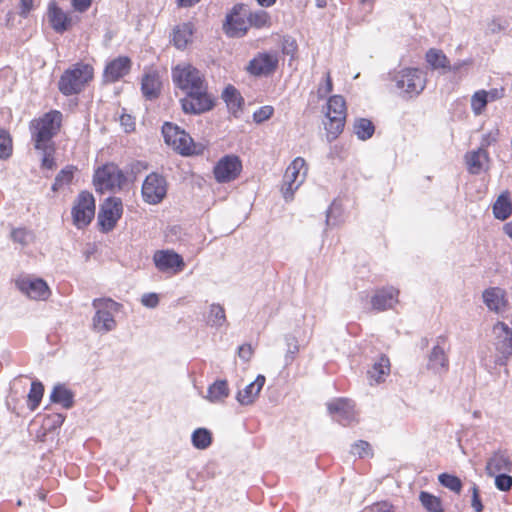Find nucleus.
Wrapping results in <instances>:
<instances>
[{"label": "nucleus", "mask_w": 512, "mask_h": 512, "mask_svg": "<svg viewBox=\"0 0 512 512\" xmlns=\"http://www.w3.org/2000/svg\"><path fill=\"white\" fill-rule=\"evenodd\" d=\"M64 116L59 110L52 109L33 118L29 122V132L34 148H44L46 145H55L56 137L63 127Z\"/></svg>", "instance_id": "1"}, {"label": "nucleus", "mask_w": 512, "mask_h": 512, "mask_svg": "<svg viewBox=\"0 0 512 512\" xmlns=\"http://www.w3.org/2000/svg\"><path fill=\"white\" fill-rule=\"evenodd\" d=\"M93 78V66L84 62H77L60 76L58 89L64 96L76 95L81 93Z\"/></svg>", "instance_id": "2"}, {"label": "nucleus", "mask_w": 512, "mask_h": 512, "mask_svg": "<svg viewBox=\"0 0 512 512\" xmlns=\"http://www.w3.org/2000/svg\"><path fill=\"white\" fill-rule=\"evenodd\" d=\"M165 143L183 156L201 155L205 146L193 141L192 137L176 124L165 122L162 126Z\"/></svg>", "instance_id": "3"}, {"label": "nucleus", "mask_w": 512, "mask_h": 512, "mask_svg": "<svg viewBox=\"0 0 512 512\" xmlns=\"http://www.w3.org/2000/svg\"><path fill=\"white\" fill-rule=\"evenodd\" d=\"M324 129L328 141L336 140L343 132L346 118V101L341 95L330 96L326 104Z\"/></svg>", "instance_id": "4"}, {"label": "nucleus", "mask_w": 512, "mask_h": 512, "mask_svg": "<svg viewBox=\"0 0 512 512\" xmlns=\"http://www.w3.org/2000/svg\"><path fill=\"white\" fill-rule=\"evenodd\" d=\"M126 182L123 171L114 163L98 167L93 175V185L99 193L120 190Z\"/></svg>", "instance_id": "5"}, {"label": "nucleus", "mask_w": 512, "mask_h": 512, "mask_svg": "<svg viewBox=\"0 0 512 512\" xmlns=\"http://www.w3.org/2000/svg\"><path fill=\"white\" fill-rule=\"evenodd\" d=\"M307 172L308 167L302 157H296L286 168L281 185V193L286 201L293 199L294 193L304 182Z\"/></svg>", "instance_id": "6"}, {"label": "nucleus", "mask_w": 512, "mask_h": 512, "mask_svg": "<svg viewBox=\"0 0 512 512\" xmlns=\"http://www.w3.org/2000/svg\"><path fill=\"white\" fill-rule=\"evenodd\" d=\"M181 106L187 114H201L211 110L214 106V100L208 93L207 83L199 85L186 93V96L181 99Z\"/></svg>", "instance_id": "7"}, {"label": "nucleus", "mask_w": 512, "mask_h": 512, "mask_svg": "<svg viewBox=\"0 0 512 512\" xmlns=\"http://www.w3.org/2000/svg\"><path fill=\"white\" fill-rule=\"evenodd\" d=\"M95 198L89 191H81L76 197L71 215L73 224L81 229L88 226L95 216Z\"/></svg>", "instance_id": "8"}, {"label": "nucleus", "mask_w": 512, "mask_h": 512, "mask_svg": "<svg viewBox=\"0 0 512 512\" xmlns=\"http://www.w3.org/2000/svg\"><path fill=\"white\" fill-rule=\"evenodd\" d=\"M172 80L176 87L185 93L199 88L205 81L204 75L189 63L178 64L172 68Z\"/></svg>", "instance_id": "9"}, {"label": "nucleus", "mask_w": 512, "mask_h": 512, "mask_svg": "<svg viewBox=\"0 0 512 512\" xmlns=\"http://www.w3.org/2000/svg\"><path fill=\"white\" fill-rule=\"evenodd\" d=\"M96 313L93 317V329L99 333H106L116 327V321L112 311L116 309L118 303L110 298H98L92 302Z\"/></svg>", "instance_id": "10"}, {"label": "nucleus", "mask_w": 512, "mask_h": 512, "mask_svg": "<svg viewBox=\"0 0 512 512\" xmlns=\"http://www.w3.org/2000/svg\"><path fill=\"white\" fill-rule=\"evenodd\" d=\"M279 66V56L276 51L258 52L247 64L246 72L254 77L273 75Z\"/></svg>", "instance_id": "11"}, {"label": "nucleus", "mask_w": 512, "mask_h": 512, "mask_svg": "<svg viewBox=\"0 0 512 512\" xmlns=\"http://www.w3.org/2000/svg\"><path fill=\"white\" fill-rule=\"evenodd\" d=\"M396 87L410 97L418 95L425 88V78L418 68H404L395 73Z\"/></svg>", "instance_id": "12"}, {"label": "nucleus", "mask_w": 512, "mask_h": 512, "mask_svg": "<svg viewBox=\"0 0 512 512\" xmlns=\"http://www.w3.org/2000/svg\"><path fill=\"white\" fill-rule=\"evenodd\" d=\"M143 200L152 205L160 203L167 193L166 179L158 173H150L142 184Z\"/></svg>", "instance_id": "13"}, {"label": "nucleus", "mask_w": 512, "mask_h": 512, "mask_svg": "<svg viewBox=\"0 0 512 512\" xmlns=\"http://www.w3.org/2000/svg\"><path fill=\"white\" fill-rule=\"evenodd\" d=\"M242 162L236 155H225L220 158L213 168V175L218 183H229L239 177Z\"/></svg>", "instance_id": "14"}, {"label": "nucleus", "mask_w": 512, "mask_h": 512, "mask_svg": "<svg viewBox=\"0 0 512 512\" xmlns=\"http://www.w3.org/2000/svg\"><path fill=\"white\" fill-rule=\"evenodd\" d=\"M153 262L158 271L169 275L179 274L185 268L183 257L172 249L157 250Z\"/></svg>", "instance_id": "15"}, {"label": "nucleus", "mask_w": 512, "mask_h": 512, "mask_svg": "<svg viewBox=\"0 0 512 512\" xmlns=\"http://www.w3.org/2000/svg\"><path fill=\"white\" fill-rule=\"evenodd\" d=\"M123 214V205L120 198H108L101 206L98 214V225L103 232L114 229Z\"/></svg>", "instance_id": "16"}, {"label": "nucleus", "mask_w": 512, "mask_h": 512, "mask_svg": "<svg viewBox=\"0 0 512 512\" xmlns=\"http://www.w3.org/2000/svg\"><path fill=\"white\" fill-rule=\"evenodd\" d=\"M245 9V4H235L231 11L226 15L225 22L223 24V30L228 37L240 38L247 34L249 25L247 18L241 16Z\"/></svg>", "instance_id": "17"}, {"label": "nucleus", "mask_w": 512, "mask_h": 512, "mask_svg": "<svg viewBox=\"0 0 512 512\" xmlns=\"http://www.w3.org/2000/svg\"><path fill=\"white\" fill-rule=\"evenodd\" d=\"M15 284L23 294L34 300H47L51 295L48 284L41 278L23 276L16 279Z\"/></svg>", "instance_id": "18"}, {"label": "nucleus", "mask_w": 512, "mask_h": 512, "mask_svg": "<svg viewBox=\"0 0 512 512\" xmlns=\"http://www.w3.org/2000/svg\"><path fill=\"white\" fill-rule=\"evenodd\" d=\"M49 25L56 33H64L73 27L71 15L63 10L56 1H50L47 6Z\"/></svg>", "instance_id": "19"}, {"label": "nucleus", "mask_w": 512, "mask_h": 512, "mask_svg": "<svg viewBox=\"0 0 512 512\" xmlns=\"http://www.w3.org/2000/svg\"><path fill=\"white\" fill-rule=\"evenodd\" d=\"M132 68V60L128 56H118L105 65L103 79L106 83H115L128 75Z\"/></svg>", "instance_id": "20"}, {"label": "nucleus", "mask_w": 512, "mask_h": 512, "mask_svg": "<svg viewBox=\"0 0 512 512\" xmlns=\"http://www.w3.org/2000/svg\"><path fill=\"white\" fill-rule=\"evenodd\" d=\"M328 411L344 426L356 420L354 403L348 398H337L327 404Z\"/></svg>", "instance_id": "21"}, {"label": "nucleus", "mask_w": 512, "mask_h": 512, "mask_svg": "<svg viewBox=\"0 0 512 512\" xmlns=\"http://www.w3.org/2000/svg\"><path fill=\"white\" fill-rule=\"evenodd\" d=\"M399 290L389 286L377 289L371 298V305L374 310L385 311L398 303Z\"/></svg>", "instance_id": "22"}, {"label": "nucleus", "mask_w": 512, "mask_h": 512, "mask_svg": "<svg viewBox=\"0 0 512 512\" xmlns=\"http://www.w3.org/2000/svg\"><path fill=\"white\" fill-rule=\"evenodd\" d=\"M162 82L159 72L156 69H146L141 79V91L148 100L159 97L161 93Z\"/></svg>", "instance_id": "23"}, {"label": "nucleus", "mask_w": 512, "mask_h": 512, "mask_svg": "<svg viewBox=\"0 0 512 512\" xmlns=\"http://www.w3.org/2000/svg\"><path fill=\"white\" fill-rule=\"evenodd\" d=\"M467 170L472 175L480 174L489 163L488 151L480 147L477 150L469 151L464 156Z\"/></svg>", "instance_id": "24"}, {"label": "nucleus", "mask_w": 512, "mask_h": 512, "mask_svg": "<svg viewBox=\"0 0 512 512\" xmlns=\"http://www.w3.org/2000/svg\"><path fill=\"white\" fill-rule=\"evenodd\" d=\"M486 306L495 312L503 311L508 306L506 291L500 287H490L483 292Z\"/></svg>", "instance_id": "25"}, {"label": "nucleus", "mask_w": 512, "mask_h": 512, "mask_svg": "<svg viewBox=\"0 0 512 512\" xmlns=\"http://www.w3.org/2000/svg\"><path fill=\"white\" fill-rule=\"evenodd\" d=\"M265 381L266 379L263 375H258L252 383L248 384L243 390L238 391L236 395L237 401L241 405L253 404L259 396Z\"/></svg>", "instance_id": "26"}, {"label": "nucleus", "mask_w": 512, "mask_h": 512, "mask_svg": "<svg viewBox=\"0 0 512 512\" xmlns=\"http://www.w3.org/2000/svg\"><path fill=\"white\" fill-rule=\"evenodd\" d=\"M496 334V348L506 357L512 355V330L503 322H498L494 326Z\"/></svg>", "instance_id": "27"}, {"label": "nucleus", "mask_w": 512, "mask_h": 512, "mask_svg": "<svg viewBox=\"0 0 512 512\" xmlns=\"http://www.w3.org/2000/svg\"><path fill=\"white\" fill-rule=\"evenodd\" d=\"M512 470V460L505 451L495 452L487 461L486 471L489 475L507 473Z\"/></svg>", "instance_id": "28"}, {"label": "nucleus", "mask_w": 512, "mask_h": 512, "mask_svg": "<svg viewBox=\"0 0 512 512\" xmlns=\"http://www.w3.org/2000/svg\"><path fill=\"white\" fill-rule=\"evenodd\" d=\"M390 368L391 365L389 358L385 355L380 356L368 371V377L371 384L384 382L385 378L390 374Z\"/></svg>", "instance_id": "29"}, {"label": "nucleus", "mask_w": 512, "mask_h": 512, "mask_svg": "<svg viewBox=\"0 0 512 512\" xmlns=\"http://www.w3.org/2000/svg\"><path fill=\"white\" fill-rule=\"evenodd\" d=\"M493 215L496 219L505 221L512 215V201L508 191L502 192L492 205Z\"/></svg>", "instance_id": "30"}, {"label": "nucleus", "mask_w": 512, "mask_h": 512, "mask_svg": "<svg viewBox=\"0 0 512 512\" xmlns=\"http://www.w3.org/2000/svg\"><path fill=\"white\" fill-rule=\"evenodd\" d=\"M193 24L183 23L175 27L173 32V44L178 49H184L192 41L193 36Z\"/></svg>", "instance_id": "31"}, {"label": "nucleus", "mask_w": 512, "mask_h": 512, "mask_svg": "<svg viewBox=\"0 0 512 512\" xmlns=\"http://www.w3.org/2000/svg\"><path fill=\"white\" fill-rule=\"evenodd\" d=\"M428 366L437 372H447L449 368V359L443 347L439 344L434 346L429 356Z\"/></svg>", "instance_id": "32"}, {"label": "nucleus", "mask_w": 512, "mask_h": 512, "mask_svg": "<svg viewBox=\"0 0 512 512\" xmlns=\"http://www.w3.org/2000/svg\"><path fill=\"white\" fill-rule=\"evenodd\" d=\"M230 393L228 382L226 380H217L209 386L207 399L213 403L223 402Z\"/></svg>", "instance_id": "33"}, {"label": "nucleus", "mask_w": 512, "mask_h": 512, "mask_svg": "<svg viewBox=\"0 0 512 512\" xmlns=\"http://www.w3.org/2000/svg\"><path fill=\"white\" fill-rule=\"evenodd\" d=\"M248 25L256 29L270 28L272 20L270 14L265 10L251 11L247 15Z\"/></svg>", "instance_id": "34"}, {"label": "nucleus", "mask_w": 512, "mask_h": 512, "mask_svg": "<svg viewBox=\"0 0 512 512\" xmlns=\"http://www.w3.org/2000/svg\"><path fill=\"white\" fill-rule=\"evenodd\" d=\"M427 63L432 69H445L449 68V59L440 49L431 48L426 52L425 55Z\"/></svg>", "instance_id": "35"}, {"label": "nucleus", "mask_w": 512, "mask_h": 512, "mask_svg": "<svg viewBox=\"0 0 512 512\" xmlns=\"http://www.w3.org/2000/svg\"><path fill=\"white\" fill-rule=\"evenodd\" d=\"M50 399L54 403L61 404L66 409L73 406V394L63 385H57L54 387L51 392Z\"/></svg>", "instance_id": "36"}, {"label": "nucleus", "mask_w": 512, "mask_h": 512, "mask_svg": "<svg viewBox=\"0 0 512 512\" xmlns=\"http://www.w3.org/2000/svg\"><path fill=\"white\" fill-rule=\"evenodd\" d=\"M77 171V167L74 165H67L59 171L56 175L54 183L52 184V190L57 192L65 185H69L74 178V174Z\"/></svg>", "instance_id": "37"}, {"label": "nucleus", "mask_w": 512, "mask_h": 512, "mask_svg": "<svg viewBox=\"0 0 512 512\" xmlns=\"http://www.w3.org/2000/svg\"><path fill=\"white\" fill-rule=\"evenodd\" d=\"M354 133L360 140L371 138L375 132V126L371 120L366 118H358L353 124Z\"/></svg>", "instance_id": "38"}, {"label": "nucleus", "mask_w": 512, "mask_h": 512, "mask_svg": "<svg viewBox=\"0 0 512 512\" xmlns=\"http://www.w3.org/2000/svg\"><path fill=\"white\" fill-rule=\"evenodd\" d=\"M44 395V386L39 381L31 383L30 391L27 396V405L31 411L38 408Z\"/></svg>", "instance_id": "39"}, {"label": "nucleus", "mask_w": 512, "mask_h": 512, "mask_svg": "<svg viewBox=\"0 0 512 512\" xmlns=\"http://www.w3.org/2000/svg\"><path fill=\"white\" fill-rule=\"evenodd\" d=\"M419 500L428 512H444L441 499L429 492L421 491Z\"/></svg>", "instance_id": "40"}, {"label": "nucleus", "mask_w": 512, "mask_h": 512, "mask_svg": "<svg viewBox=\"0 0 512 512\" xmlns=\"http://www.w3.org/2000/svg\"><path fill=\"white\" fill-rule=\"evenodd\" d=\"M193 446L197 449H206L212 443V434L206 428H198L192 434Z\"/></svg>", "instance_id": "41"}, {"label": "nucleus", "mask_w": 512, "mask_h": 512, "mask_svg": "<svg viewBox=\"0 0 512 512\" xmlns=\"http://www.w3.org/2000/svg\"><path fill=\"white\" fill-rule=\"evenodd\" d=\"M486 90H478L471 97V108L475 115H481L488 103Z\"/></svg>", "instance_id": "42"}, {"label": "nucleus", "mask_w": 512, "mask_h": 512, "mask_svg": "<svg viewBox=\"0 0 512 512\" xmlns=\"http://www.w3.org/2000/svg\"><path fill=\"white\" fill-rule=\"evenodd\" d=\"M13 152V141L10 133L0 128V158L8 159Z\"/></svg>", "instance_id": "43"}, {"label": "nucleus", "mask_w": 512, "mask_h": 512, "mask_svg": "<svg viewBox=\"0 0 512 512\" xmlns=\"http://www.w3.org/2000/svg\"><path fill=\"white\" fill-rule=\"evenodd\" d=\"M35 150L41 151L43 153V157L41 160V167L43 169L52 170L56 166L55 162V145H46L44 148H35Z\"/></svg>", "instance_id": "44"}, {"label": "nucleus", "mask_w": 512, "mask_h": 512, "mask_svg": "<svg viewBox=\"0 0 512 512\" xmlns=\"http://www.w3.org/2000/svg\"><path fill=\"white\" fill-rule=\"evenodd\" d=\"M438 480L444 487L450 489L456 494H460L462 490V481L459 477L448 473H442L439 475Z\"/></svg>", "instance_id": "45"}, {"label": "nucleus", "mask_w": 512, "mask_h": 512, "mask_svg": "<svg viewBox=\"0 0 512 512\" xmlns=\"http://www.w3.org/2000/svg\"><path fill=\"white\" fill-rule=\"evenodd\" d=\"M281 51L284 55L290 56L291 60H295L298 53L297 41L292 37H285L283 39Z\"/></svg>", "instance_id": "46"}, {"label": "nucleus", "mask_w": 512, "mask_h": 512, "mask_svg": "<svg viewBox=\"0 0 512 512\" xmlns=\"http://www.w3.org/2000/svg\"><path fill=\"white\" fill-rule=\"evenodd\" d=\"M352 454L357 455L360 458L372 456V448L367 441L358 440L352 445Z\"/></svg>", "instance_id": "47"}, {"label": "nucleus", "mask_w": 512, "mask_h": 512, "mask_svg": "<svg viewBox=\"0 0 512 512\" xmlns=\"http://www.w3.org/2000/svg\"><path fill=\"white\" fill-rule=\"evenodd\" d=\"M333 90V81L331 77L330 71H327L324 76V80L322 83L318 85L317 95L319 98H325L329 95Z\"/></svg>", "instance_id": "48"}, {"label": "nucleus", "mask_w": 512, "mask_h": 512, "mask_svg": "<svg viewBox=\"0 0 512 512\" xmlns=\"http://www.w3.org/2000/svg\"><path fill=\"white\" fill-rule=\"evenodd\" d=\"M31 232L26 228H15L11 231V238L14 242L19 243L21 245H27L29 242V238L31 237Z\"/></svg>", "instance_id": "49"}, {"label": "nucleus", "mask_w": 512, "mask_h": 512, "mask_svg": "<svg viewBox=\"0 0 512 512\" xmlns=\"http://www.w3.org/2000/svg\"><path fill=\"white\" fill-rule=\"evenodd\" d=\"M274 113V108L270 105L262 106L259 109H257L253 114V119L256 123H262L269 118Z\"/></svg>", "instance_id": "50"}, {"label": "nucleus", "mask_w": 512, "mask_h": 512, "mask_svg": "<svg viewBox=\"0 0 512 512\" xmlns=\"http://www.w3.org/2000/svg\"><path fill=\"white\" fill-rule=\"evenodd\" d=\"M495 476V485L501 491H509L512 488V476L506 473H499Z\"/></svg>", "instance_id": "51"}, {"label": "nucleus", "mask_w": 512, "mask_h": 512, "mask_svg": "<svg viewBox=\"0 0 512 512\" xmlns=\"http://www.w3.org/2000/svg\"><path fill=\"white\" fill-rule=\"evenodd\" d=\"M223 96L227 103L235 104L237 102V104L240 105L241 97L234 86L229 85L228 87H226Z\"/></svg>", "instance_id": "52"}, {"label": "nucleus", "mask_w": 512, "mask_h": 512, "mask_svg": "<svg viewBox=\"0 0 512 512\" xmlns=\"http://www.w3.org/2000/svg\"><path fill=\"white\" fill-rule=\"evenodd\" d=\"M210 313L215 318V320H214L215 325H222L225 322V320H226L225 310L222 306L215 305V304L212 305L211 309H210Z\"/></svg>", "instance_id": "53"}, {"label": "nucleus", "mask_w": 512, "mask_h": 512, "mask_svg": "<svg viewBox=\"0 0 512 512\" xmlns=\"http://www.w3.org/2000/svg\"><path fill=\"white\" fill-rule=\"evenodd\" d=\"M471 490H472L471 506L475 512H482L484 509V506L481 502L480 495H479V489H478L477 485L474 484L472 486Z\"/></svg>", "instance_id": "54"}, {"label": "nucleus", "mask_w": 512, "mask_h": 512, "mask_svg": "<svg viewBox=\"0 0 512 512\" xmlns=\"http://www.w3.org/2000/svg\"><path fill=\"white\" fill-rule=\"evenodd\" d=\"M94 0H70L71 6L74 11L84 13L90 9Z\"/></svg>", "instance_id": "55"}, {"label": "nucleus", "mask_w": 512, "mask_h": 512, "mask_svg": "<svg viewBox=\"0 0 512 512\" xmlns=\"http://www.w3.org/2000/svg\"><path fill=\"white\" fill-rule=\"evenodd\" d=\"M120 124L124 128V131L127 133L135 130V119L129 114H121Z\"/></svg>", "instance_id": "56"}, {"label": "nucleus", "mask_w": 512, "mask_h": 512, "mask_svg": "<svg viewBox=\"0 0 512 512\" xmlns=\"http://www.w3.org/2000/svg\"><path fill=\"white\" fill-rule=\"evenodd\" d=\"M141 303L146 307L155 308L159 304V297L156 293H147L142 296Z\"/></svg>", "instance_id": "57"}, {"label": "nucleus", "mask_w": 512, "mask_h": 512, "mask_svg": "<svg viewBox=\"0 0 512 512\" xmlns=\"http://www.w3.org/2000/svg\"><path fill=\"white\" fill-rule=\"evenodd\" d=\"M254 354L250 344H243L238 349V356L245 362H249Z\"/></svg>", "instance_id": "58"}, {"label": "nucleus", "mask_w": 512, "mask_h": 512, "mask_svg": "<svg viewBox=\"0 0 512 512\" xmlns=\"http://www.w3.org/2000/svg\"><path fill=\"white\" fill-rule=\"evenodd\" d=\"M34 8V0H20L19 1V14L22 17H27Z\"/></svg>", "instance_id": "59"}, {"label": "nucleus", "mask_w": 512, "mask_h": 512, "mask_svg": "<svg viewBox=\"0 0 512 512\" xmlns=\"http://www.w3.org/2000/svg\"><path fill=\"white\" fill-rule=\"evenodd\" d=\"M487 99L488 101H495L498 99H501L504 96V89H491L490 91H487Z\"/></svg>", "instance_id": "60"}, {"label": "nucleus", "mask_w": 512, "mask_h": 512, "mask_svg": "<svg viewBox=\"0 0 512 512\" xmlns=\"http://www.w3.org/2000/svg\"><path fill=\"white\" fill-rule=\"evenodd\" d=\"M201 0H175L178 7L189 8L198 4Z\"/></svg>", "instance_id": "61"}, {"label": "nucleus", "mask_w": 512, "mask_h": 512, "mask_svg": "<svg viewBox=\"0 0 512 512\" xmlns=\"http://www.w3.org/2000/svg\"><path fill=\"white\" fill-rule=\"evenodd\" d=\"M47 419H52L54 426H60L64 422V416L60 413H54L47 416Z\"/></svg>", "instance_id": "62"}, {"label": "nucleus", "mask_w": 512, "mask_h": 512, "mask_svg": "<svg viewBox=\"0 0 512 512\" xmlns=\"http://www.w3.org/2000/svg\"><path fill=\"white\" fill-rule=\"evenodd\" d=\"M258 5H260L261 7H265V8H268V7H271L273 6L277 0H256Z\"/></svg>", "instance_id": "63"}, {"label": "nucleus", "mask_w": 512, "mask_h": 512, "mask_svg": "<svg viewBox=\"0 0 512 512\" xmlns=\"http://www.w3.org/2000/svg\"><path fill=\"white\" fill-rule=\"evenodd\" d=\"M504 233L512 239V220L503 226Z\"/></svg>", "instance_id": "64"}]
</instances>
